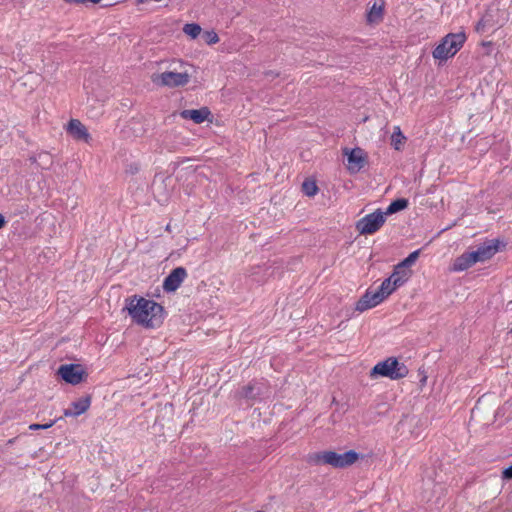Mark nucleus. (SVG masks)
<instances>
[{
	"instance_id": "obj_10",
	"label": "nucleus",
	"mask_w": 512,
	"mask_h": 512,
	"mask_svg": "<svg viewBox=\"0 0 512 512\" xmlns=\"http://www.w3.org/2000/svg\"><path fill=\"white\" fill-rule=\"evenodd\" d=\"M187 277L184 267L174 268L163 281V290L167 293L176 291Z\"/></svg>"
},
{
	"instance_id": "obj_34",
	"label": "nucleus",
	"mask_w": 512,
	"mask_h": 512,
	"mask_svg": "<svg viewBox=\"0 0 512 512\" xmlns=\"http://www.w3.org/2000/svg\"><path fill=\"white\" fill-rule=\"evenodd\" d=\"M166 230H170V225L169 224L166 226Z\"/></svg>"
},
{
	"instance_id": "obj_17",
	"label": "nucleus",
	"mask_w": 512,
	"mask_h": 512,
	"mask_svg": "<svg viewBox=\"0 0 512 512\" xmlns=\"http://www.w3.org/2000/svg\"><path fill=\"white\" fill-rule=\"evenodd\" d=\"M472 265H474L473 262L471 261L468 253L465 252L454 260L452 270L464 271L470 268Z\"/></svg>"
},
{
	"instance_id": "obj_9",
	"label": "nucleus",
	"mask_w": 512,
	"mask_h": 512,
	"mask_svg": "<svg viewBox=\"0 0 512 512\" xmlns=\"http://www.w3.org/2000/svg\"><path fill=\"white\" fill-rule=\"evenodd\" d=\"M262 393V384L257 381H251L236 392V397L245 399L247 405L252 406Z\"/></svg>"
},
{
	"instance_id": "obj_33",
	"label": "nucleus",
	"mask_w": 512,
	"mask_h": 512,
	"mask_svg": "<svg viewBox=\"0 0 512 512\" xmlns=\"http://www.w3.org/2000/svg\"><path fill=\"white\" fill-rule=\"evenodd\" d=\"M427 380V376L425 374H423L422 378H421V383L424 384Z\"/></svg>"
},
{
	"instance_id": "obj_19",
	"label": "nucleus",
	"mask_w": 512,
	"mask_h": 512,
	"mask_svg": "<svg viewBox=\"0 0 512 512\" xmlns=\"http://www.w3.org/2000/svg\"><path fill=\"white\" fill-rule=\"evenodd\" d=\"M393 272L394 276H399V278L394 281L395 286H402L412 274V271L405 267L399 269L398 264L394 267Z\"/></svg>"
},
{
	"instance_id": "obj_25",
	"label": "nucleus",
	"mask_w": 512,
	"mask_h": 512,
	"mask_svg": "<svg viewBox=\"0 0 512 512\" xmlns=\"http://www.w3.org/2000/svg\"><path fill=\"white\" fill-rule=\"evenodd\" d=\"M302 191L305 195L312 197L318 192V187L315 181L305 180L302 184Z\"/></svg>"
},
{
	"instance_id": "obj_6",
	"label": "nucleus",
	"mask_w": 512,
	"mask_h": 512,
	"mask_svg": "<svg viewBox=\"0 0 512 512\" xmlns=\"http://www.w3.org/2000/svg\"><path fill=\"white\" fill-rule=\"evenodd\" d=\"M57 375L67 384L78 385L86 381L88 377L87 371L81 364L70 363L62 364L57 369Z\"/></svg>"
},
{
	"instance_id": "obj_1",
	"label": "nucleus",
	"mask_w": 512,
	"mask_h": 512,
	"mask_svg": "<svg viewBox=\"0 0 512 512\" xmlns=\"http://www.w3.org/2000/svg\"><path fill=\"white\" fill-rule=\"evenodd\" d=\"M125 309L132 320L145 328L160 327L164 321V308L154 300L134 295L126 299Z\"/></svg>"
},
{
	"instance_id": "obj_3",
	"label": "nucleus",
	"mask_w": 512,
	"mask_h": 512,
	"mask_svg": "<svg viewBox=\"0 0 512 512\" xmlns=\"http://www.w3.org/2000/svg\"><path fill=\"white\" fill-rule=\"evenodd\" d=\"M409 373L405 363L398 361L396 357H389L384 361L377 363L370 371L371 377H387L391 380H399L406 377Z\"/></svg>"
},
{
	"instance_id": "obj_32",
	"label": "nucleus",
	"mask_w": 512,
	"mask_h": 512,
	"mask_svg": "<svg viewBox=\"0 0 512 512\" xmlns=\"http://www.w3.org/2000/svg\"><path fill=\"white\" fill-rule=\"evenodd\" d=\"M391 278L392 283L394 284V281L399 278V276H394V272L388 277Z\"/></svg>"
},
{
	"instance_id": "obj_26",
	"label": "nucleus",
	"mask_w": 512,
	"mask_h": 512,
	"mask_svg": "<svg viewBox=\"0 0 512 512\" xmlns=\"http://www.w3.org/2000/svg\"><path fill=\"white\" fill-rule=\"evenodd\" d=\"M202 38L208 45L216 44L219 41L217 33L213 30L205 31L202 35Z\"/></svg>"
},
{
	"instance_id": "obj_24",
	"label": "nucleus",
	"mask_w": 512,
	"mask_h": 512,
	"mask_svg": "<svg viewBox=\"0 0 512 512\" xmlns=\"http://www.w3.org/2000/svg\"><path fill=\"white\" fill-rule=\"evenodd\" d=\"M201 27L200 25L196 24V23H188V24H185L184 27H183V31L185 34H187L188 36H190L192 39H195L196 37H198L201 33Z\"/></svg>"
},
{
	"instance_id": "obj_16",
	"label": "nucleus",
	"mask_w": 512,
	"mask_h": 512,
	"mask_svg": "<svg viewBox=\"0 0 512 512\" xmlns=\"http://www.w3.org/2000/svg\"><path fill=\"white\" fill-rule=\"evenodd\" d=\"M384 0H377L373 3L367 12L368 23H379L383 19L384 13Z\"/></svg>"
},
{
	"instance_id": "obj_30",
	"label": "nucleus",
	"mask_w": 512,
	"mask_h": 512,
	"mask_svg": "<svg viewBox=\"0 0 512 512\" xmlns=\"http://www.w3.org/2000/svg\"><path fill=\"white\" fill-rule=\"evenodd\" d=\"M502 478L504 480H512V465L503 469Z\"/></svg>"
},
{
	"instance_id": "obj_8",
	"label": "nucleus",
	"mask_w": 512,
	"mask_h": 512,
	"mask_svg": "<svg viewBox=\"0 0 512 512\" xmlns=\"http://www.w3.org/2000/svg\"><path fill=\"white\" fill-rule=\"evenodd\" d=\"M343 154L347 156V167L351 173L359 172L367 163V156L362 148H345Z\"/></svg>"
},
{
	"instance_id": "obj_22",
	"label": "nucleus",
	"mask_w": 512,
	"mask_h": 512,
	"mask_svg": "<svg viewBox=\"0 0 512 512\" xmlns=\"http://www.w3.org/2000/svg\"><path fill=\"white\" fill-rule=\"evenodd\" d=\"M491 21V15L482 16L481 19L475 25V31L477 33H484L487 30V28L492 27Z\"/></svg>"
},
{
	"instance_id": "obj_31",
	"label": "nucleus",
	"mask_w": 512,
	"mask_h": 512,
	"mask_svg": "<svg viewBox=\"0 0 512 512\" xmlns=\"http://www.w3.org/2000/svg\"><path fill=\"white\" fill-rule=\"evenodd\" d=\"M7 221L3 214L0 213V230L6 225Z\"/></svg>"
},
{
	"instance_id": "obj_15",
	"label": "nucleus",
	"mask_w": 512,
	"mask_h": 512,
	"mask_svg": "<svg viewBox=\"0 0 512 512\" xmlns=\"http://www.w3.org/2000/svg\"><path fill=\"white\" fill-rule=\"evenodd\" d=\"M211 112L208 107H202L200 109H185L180 112V116L183 119H190L196 124H200L204 122L209 116Z\"/></svg>"
},
{
	"instance_id": "obj_2",
	"label": "nucleus",
	"mask_w": 512,
	"mask_h": 512,
	"mask_svg": "<svg viewBox=\"0 0 512 512\" xmlns=\"http://www.w3.org/2000/svg\"><path fill=\"white\" fill-rule=\"evenodd\" d=\"M360 457V454L354 450L346 451L342 454L335 451H322L309 455V463L327 464L334 468H346L354 464Z\"/></svg>"
},
{
	"instance_id": "obj_14",
	"label": "nucleus",
	"mask_w": 512,
	"mask_h": 512,
	"mask_svg": "<svg viewBox=\"0 0 512 512\" xmlns=\"http://www.w3.org/2000/svg\"><path fill=\"white\" fill-rule=\"evenodd\" d=\"M501 244L505 247V244L500 242L498 239L486 240L480 244L477 249L480 252V256L483 261L491 259L500 250Z\"/></svg>"
},
{
	"instance_id": "obj_11",
	"label": "nucleus",
	"mask_w": 512,
	"mask_h": 512,
	"mask_svg": "<svg viewBox=\"0 0 512 512\" xmlns=\"http://www.w3.org/2000/svg\"><path fill=\"white\" fill-rule=\"evenodd\" d=\"M381 302H383V294H379L377 291H372L371 289H368L357 301L355 310L359 312H364L368 309L377 306Z\"/></svg>"
},
{
	"instance_id": "obj_29",
	"label": "nucleus",
	"mask_w": 512,
	"mask_h": 512,
	"mask_svg": "<svg viewBox=\"0 0 512 512\" xmlns=\"http://www.w3.org/2000/svg\"><path fill=\"white\" fill-rule=\"evenodd\" d=\"M100 1L101 0H64V2L67 4H87V3L98 4Z\"/></svg>"
},
{
	"instance_id": "obj_28",
	"label": "nucleus",
	"mask_w": 512,
	"mask_h": 512,
	"mask_svg": "<svg viewBox=\"0 0 512 512\" xmlns=\"http://www.w3.org/2000/svg\"><path fill=\"white\" fill-rule=\"evenodd\" d=\"M471 261L473 262V264L477 263V262H484L482 257L480 256V252L478 251V249L474 250V251H471V252H467Z\"/></svg>"
},
{
	"instance_id": "obj_13",
	"label": "nucleus",
	"mask_w": 512,
	"mask_h": 512,
	"mask_svg": "<svg viewBox=\"0 0 512 512\" xmlns=\"http://www.w3.org/2000/svg\"><path fill=\"white\" fill-rule=\"evenodd\" d=\"M91 395H86L71 403V408L64 410V416L77 417L85 413L91 405Z\"/></svg>"
},
{
	"instance_id": "obj_4",
	"label": "nucleus",
	"mask_w": 512,
	"mask_h": 512,
	"mask_svg": "<svg viewBox=\"0 0 512 512\" xmlns=\"http://www.w3.org/2000/svg\"><path fill=\"white\" fill-rule=\"evenodd\" d=\"M465 41L466 34L464 32L449 33L433 50V57L439 60H447L463 47Z\"/></svg>"
},
{
	"instance_id": "obj_5",
	"label": "nucleus",
	"mask_w": 512,
	"mask_h": 512,
	"mask_svg": "<svg viewBox=\"0 0 512 512\" xmlns=\"http://www.w3.org/2000/svg\"><path fill=\"white\" fill-rule=\"evenodd\" d=\"M190 78L191 75L187 70L181 72L165 71L151 76V80L154 84L169 88L185 86L190 81Z\"/></svg>"
},
{
	"instance_id": "obj_18",
	"label": "nucleus",
	"mask_w": 512,
	"mask_h": 512,
	"mask_svg": "<svg viewBox=\"0 0 512 512\" xmlns=\"http://www.w3.org/2000/svg\"><path fill=\"white\" fill-rule=\"evenodd\" d=\"M409 205V201L406 198H397L392 201L387 207L386 211L383 212L384 215H391L406 209Z\"/></svg>"
},
{
	"instance_id": "obj_7",
	"label": "nucleus",
	"mask_w": 512,
	"mask_h": 512,
	"mask_svg": "<svg viewBox=\"0 0 512 512\" xmlns=\"http://www.w3.org/2000/svg\"><path fill=\"white\" fill-rule=\"evenodd\" d=\"M384 213L378 209L373 213H370L361 218L356 223V229L362 235H370L377 232L385 223Z\"/></svg>"
},
{
	"instance_id": "obj_27",
	"label": "nucleus",
	"mask_w": 512,
	"mask_h": 512,
	"mask_svg": "<svg viewBox=\"0 0 512 512\" xmlns=\"http://www.w3.org/2000/svg\"><path fill=\"white\" fill-rule=\"evenodd\" d=\"M57 422V419L55 420H51L49 423H46V424H31L29 426V429L30 430H40V429H48L50 427H52L55 423Z\"/></svg>"
},
{
	"instance_id": "obj_20",
	"label": "nucleus",
	"mask_w": 512,
	"mask_h": 512,
	"mask_svg": "<svg viewBox=\"0 0 512 512\" xmlns=\"http://www.w3.org/2000/svg\"><path fill=\"white\" fill-rule=\"evenodd\" d=\"M399 286L393 285L391 278H386L383 280L381 285L376 290L379 294H383V301L391 295Z\"/></svg>"
},
{
	"instance_id": "obj_23",
	"label": "nucleus",
	"mask_w": 512,
	"mask_h": 512,
	"mask_svg": "<svg viewBox=\"0 0 512 512\" xmlns=\"http://www.w3.org/2000/svg\"><path fill=\"white\" fill-rule=\"evenodd\" d=\"M421 250H415L412 253H410L404 260H402L400 263H398V268L402 269L403 267L409 269L410 266H412L416 260L418 259L420 255Z\"/></svg>"
},
{
	"instance_id": "obj_12",
	"label": "nucleus",
	"mask_w": 512,
	"mask_h": 512,
	"mask_svg": "<svg viewBox=\"0 0 512 512\" xmlns=\"http://www.w3.org/2000/svg\"><path fill=\"white\" fill-rule=\"evenodd\" d=\"M67 133L75 140L89 143L91 136L84 124L78 119H71L67 125Z\"/></svg>"
},
{
	"instance_id": "obj_21",
	"label": "nucleus",
	"mask_w": 512,
	"mask_h": 512,
	"mask_svg": "<svg viewBox=\"0 0 512 512\" xmlns=\"http://www.w3.org/2000/svg\"><path fill=\"white\" fill-rule=\"evenodd\" d=\"M405 140L406 137L401 132L400 127L396 126L394 132L391 135V145L395 150L400 151Z\"/></svg>"
}]
</instances>
